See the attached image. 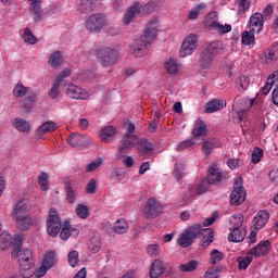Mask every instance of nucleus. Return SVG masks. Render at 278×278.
<instances>
[{
  "instance_id": "obj_62",
  "label": "nucleus",
  "mask_w": 278,
  "mask_h": 278,
  "mask_svg": "<svg viewBox=\"0 0 278 278\" xmlns=\"http://www.w3.org/2000/svg\"><path fill=\"white\" fill-rule=\"evenodd\" d=\"M273 5L268 4L265 7L264 11H263V21H270V17L273 16Z\"/></svg>"
},
{
  "instance_id": "obj_3",
  "label": "nucleus",
  "mask_w": 278,
  "mask_h": 278,
  "mask_svg": "<svg viewBox=\"0 0 278 278\" xmlns=\"http://www.w3.org/2000/svg\"><path fill=\"white\" fill-rule=\"evenodd\" d=\"M155 8V2H148L146 4L135 2L124 15V25H129L136 18L137 14H152Z\"/></svg>"
},
{
  "instance_id": "obj_57",
  "label": "nucleus",
  "mask_w": 278,
  "mask_h": 278,
  "mask_svg": "<svg viewBox=\"0 0 278 278\" xmlns=\"http://www.w3.org/2000/svg\"><path fill=\"white\" fill-rule=\"evenodd\" d=\"M76 214H77V216L83 218V220H86V218H88V216H90V213L88 212V207L84 204H78L76 206Z\"/></svg>"
},
{
  "instance_id": "obj_52",
  "label": "nucleus",
  "mask_w": 278,
  "mask_h": 278,
  "mask_svg": "<svg viewBox=\"0 0 278 278\" xmlns=\"http://www.w3.org/2000/svg\"><path fill=\"white\" fill-rule=\"evenodd\" d=\"M225 260V254L223 252L214 249L211 252V264H218L219 262H223Z\"/></svg>"
},
{
  "instance_id": "obj_21",
  "label": "nucleus",
  "mask_w": 278,
  "mask_h": 278,
  "mask_svg": "<svg viewBox=\"0 0 278 278\" xmlns=\"http://www.w3.org/2000/svg\"><path fill=\"white\" fill-rule=\"evenodd\" d=\"M97 8V0H80L77 7V11L80 14H90Z\"/></svg>"
},
{
  "instance_id": "obj_32",
  "label": "nucleus",
  "mask_w": 278,
  "mask_h": 278,
  "mask_svg": "<svg viewBox=\"0 0 278 278\" xmlns=\"http://www.w3.org/2000/svg\"><path fill=\"white\" fill-rule=\"evenodd\" d=\"M17 229H21L22 231H26V229H29L31 227V218L29 215L25 216H15Z\"/></svg>"
},
{
  "instance_id": "obj_63",
  "label": "nucleus",
  "mask_w": 278,
  "mask_h": 278,
  "mask_svg": "<svg viewBox=\"0 0 278 278\" xmlns=\"http://www.w3.org/2000/svg\"><path fill=\"white\" fill-rule=\"evenodd\" d=\"M71 75V68H64L55 78L54 81L62 84V80L66 79Z\"/></svg>"
},
{
  "instance_id": "obj_49",
  "label": "nucleus",
  "mask_w": 278,
  "mask_h": 278,
  "mask_svg": "<svg viewBox=\"0 0 278 278\" xmlns=\"http://www.w3.org/2000/svg\"><path fill=\"white\" fill-rule=\"evenodd\" d=\"M184 163H176L174 169V177L178 181V184H181V179H184Z\"/></svg>"
},
{
  "instance_id": "obj_14",
  "label": "nucleus",
  "mask_w": 278,
  "mask_h": 278,
  "mask_svg": "<svg viewBox=\"0 0 278 278\" xmlns=\"http://www.w3.org/2000/svg\"><path fill=\"white\" fill-rule=\"evenodd\" d=\"M244 202V194L242 193V176H240L233 185V191L230 194L231 205H240Z\"/></svg>"
},
{
  "instance_id": "obj_20",
  "label": "nucleus",
  "mask_w": 278,
  "mask_h": 278,
  "mask_svg": "<svg viewBox=\"0 0 278 278\" xmlns=\"http://www.w3.org/2000/svg\"><path fill=\"white\" fill-rule=\"evenodd\" d=\"M211 55H219L225 51V43L220 40L211 41L207 43L206 48L204 49Z\"/></svg>"
},
{
  "instance_id": "obj_44",
  "label": "nucleus",
  "mask_w": 278,
  "mask_h": 278,
  "mask_svg": "<svg viewBox=\"0 0 278 278\" xmlns=\"http://www.w3.org/2000/svg\"><path fill=\"white\" fill-rule=\"evenodd\" d=\"M101 238L99 237H92L89 241V251H91V253H99V251H101Z\"/></svg>"
},
{
  "instance_id": "obj_29",
  "label": "nucleus",
  "mask_w": 278,
  "mask_h": 278,
  "mask_svg": "<svg viewBox=\"0 0 278 278\" xmlns=\"http://www.w3.org/2000/svg\"><path fill=\"white\" fill-rule=\"evenodd\" d=\"M225 108V101L214 99L206 103L205 105V112L206 114H214V112H218Z\"/></svg>"
},
{
  "instance_id": "obj_10",
  "label": "nucleus",
  "mask_w": 278,
  "mask_h": 278,
  "mask_svg": "<svg viewBox=\"0 0 278 278\" xmlns=\"http://www.w3.org/2000/svg\"><path fill=\"white\" fill-rule=\"evenodd\" d=\"M62 229V220L58 216V211L55 208H50L48 219H47V231L49 236L55 238Z\"/></svg>"
},
{
  "instance_id": "obj_25",
  "label": "nucleus",
  "mask_w": 278,
  "mask_h": 278,
  "mask_svg": "<svg viewBox=\"0 0 278 278\" xmlns=\"http://www.w3.org/2000/svg\"><path fill=\"white\" fill-rule=\"evenodd\" d=\"M162 275H164V263L156 258L150 266V278H159Z\"/></svg>"
},
{
  "instance_id": "obj_22",
  "label": "nucleus",
  "mask_w": 278,
  "mask_h": 278,
  "mask_svg": "<svg viewBox=\"0 0 278 278\" xmlns=\"http://www.w3.org/2000/svg\"><path fill=\"white\" fill-rule=\"evenodd\" d=\"M213 62H214V56L211 53L206 52L205 50H203L200 53L199 66L200 68H202V71L212 68Z\"/></svg>"
},
{
  "instance_id": "obj_43",
  "label": "nucleus",
  "mask_w": 278,
  "mask_h": 278,
  "mask_svg": "<svg viewBox=\"0 0 278 278\" xmlns=\"http://www.w3.org/2000/svg\"><path fill=\"white\" fill-rule=\"evenodd\" d=\"M211 27H213V29H216L222 36L231 31V25L229 24L223 25L218 22H212Z\"/></svg>"
},
{
  "instance_id": "obj_1",
  "label": "nucleus",
  "mask_w": 278,
  "mask_h": 278,
  "mask_svg": "<svg viewBox=\"0 0 278 278\" xmlns=\"http://www.w3.org/2000/svg\"><path fill=\"white\" fill-rule=\"evenodd\" d=\"M160 24L156 18L151 20L143 29L142 35L139 39L135 40L132 45V55L135 58H142L147 53V46L151 45L153 40H155V36H157V27Z\"/></svg>"
},
{
  "instance_id": "obj_53",
  "label": "nucleus",
  "mask_w": 278,
  "mask_h": 278,
  "mask_svg": "<svg viewBox=\"0 0 278 278\" xmlns=\"http://www.w3.org/2000/svg\"><path fill=\"white\" fill-rule=\"evenodd\" d=\"M62 83H58L56 80H54L51 89L48 91V97H50V99H58V97H60V86Z\"/></svg>"
},
{
  "instance_id": "obj_6",
  "label": "nucleus",
  "mask_w": 278,
  "mask_h": 278,
  "mask_svg": "<svg viewBox=\"0 0 278 278\" xmlns=\"http://www.w3.org/2000/svg\"><path fill=\"white\" fill-rule=\"evenodd\" d=\"M270 240L261 241L256 247L252 248L244 257V269L249 268L251 262H253L254 257H264V255H268L270 251Z\"/></svg>"
},
{
  "instance_id": "obj_59",
  "label": "nucleus",
  "mask_w": 278,
  "mask_h": 278,
  "mask_svg": "<svg viewBox=\"0 0 278 278\" xmlns=\"http://www.w3.org/2000/svg\"><path fill=\"white\" fill-rule=\"evenodd\" d=\"M202 233H205L202 238L203 242H210V240L211 242H214V230L212 228H202Z\"/></svg>"
},
{
  "instance_id": "obj_18",
  "label": "nucleus",
  "mask_w": 278,
  "mask_h": 278,
  "mask_svg": "<svg viewBox=\"0 0 278 278\" xmlns=\"http://www.w3.org/2000/svg\"><path fill=\"white\" fill-rule=\"evenodd\" d=\"M250 31L260 34L264 29V16L262 13H254L249 21Z\"/></svg>"
},
{
  "instance_id": "obj_56",
  "label": "nucleus",
  "mask_w": 278,
  "mask_h": 278,
  "mask_svg": "<svg viewBox=\"0 0 278 278\" xmlns=\"http://www.w3.org/2000/svg\"><path fill=\"white\" fill-rule=\"evenodd\" d=\"M66 201L71 204L75 203V190L71 186V182L65 184Z\"/></svg>"
},
{
  "instance_id": "obj_61",
  "label": "nucleus",
  "mask_w": 278,
  "mask_h": 278,
  "mask_svg": "<svg viewBox=\"0 0 278 278\" xmlns=\"http://www.w3.org/2000/svg\"><path fill=\"white\" fill-rule=\"evenodd\" d=\"M194 139H187L178 146V151H184V149H190V147H194Z\"/></svg>"
},
{
  "instance_id": "obj_38",
  "label": "nucleus",
  "mask_w": 278,
  "mask_h": 278,
  "mask_svg": "<svg viewBox=\"0 0 278 278\" xmlns=\"http://www.w3.org/2000/svg\"><path fill=\"white\" fill-rule=\"evenodd\" d=\"M12 245V235L8 231H2L0 235V249L5 251V249H10Z\"/></svg>"
},
{
  "instance_id": "obj_55",
  "label": "nucleus",
  "mask_w": 278,
  "mask_h": 278,
  "mask_svg": "<svg viewBox=\"0 0 278 278\" xmlns=\"http://www.w3.org/2000/svg\"><path fill=\"white\" fill-rule=\"evenodd\" d=\"M147 253L148 255H151V257H157V255L162 253V249L157 243L149 244L147 248Z\"/></svg>"
},
{
  "instance_id": "obj_26",
  "label": "nucleus",
  "mask_w": 278,
  "mask_h": 278,
  "mask_svg": "<svg viewBox=\"0 0 278 278\" xmlns=\"http://www.w3.org/2000/svg\"><path fill=\"white\" fill-rule=\"evenodd\" d=\"M116 137V128L114 126H105L101 129L100 138L102 142L110 143Z\"/></svg>"
},
{
  "instance_id": "obj_58",
  "label": "nucleus",
  "mask_w": 278,
  "mask_h": 278,
  "mask_svg": "<svg viewBox=\"0 0 278 278\" xmlns=\"http://www.w3.org/2000/svg\"><path fill=\"white\" fill-rule=\"evenodd\" d=\"M103 164V159H97L86 166L87 173H94Z\"/></svg>"
},
{
  "instance_id": "obj_5",
  "label": "nucleus",
  "mask_w": 278,
  "mask_h": 278,
  "mask_svg": "<svg viewBox=\"0 0 278 278\" xmlns=\"http://www.w3.org/2000/svg\"><path fill=\"white\" fill-rule=\"evenodd\" d=\"M85 26L90 34H101L103 27L108 26V16L103 13H93L85 21Z\"/></svg>"
},
{
  "instance_id": "obj_50",
  "label": "nucleus",
  "mask_w": 278,
  "mask_h": 278,
  "mask_svg": "<svg viewBox=\"0 0 278 278\" xmlns=\"http://www.w3.org/2000/svg\"><path fill=\"white\" fill-rule=\"evenodd\" d=\"M67 260H68L70 266L75 268V266L79 264V252H77V250L71 251L68 253Z\"/></svg>"
},
{
  "instance_id": "obj_4",
  "label": "nucleus",
  "mask_w": 278,
  "mask_h": 278,
  "mask_svg": "<svg viewBox=\"0 0 278 278\" xmlns=\"http://www.w3.org/2000/svg\"><path fill=\"white\" fill-rule=\"evenodd\" d=\"M17 260L20 264V275L23 278H29L31 268H34V255L29 249H20L17 251Z\"/></svg>"
},
{
  "instance_id": "obj_54",
  "label": "nucleus",
  "mask_w": 278,
  "mask_h": 278,
  "mask_svg": "<svg viewBox=\"0 0 278 278\" xmlns=\"http://www.w3.org/2000/svg\"><path fill=\"white\" fill-rule=\"evenodd\" d=\"M24 42H28L29 45H36L38 42V39L34 34H31V30L29 28H25L24 35H23Z\"/></svg>"
},
{
  "instance_id": "obj_8",
  "label": "nucleus",
  "mask_w": 278,
  "mask_h": 278,
  "mask_svg": "<svg viewBox=\"0 0 278 278\" xmlns=\"http://www.w3.org/2000/svg\"><path fill=\"white\" fill-rule=\"evenodd\" d=\"M136 142H138V137L136 135L126 134L117 148V160H123L125 155H129L131 148Z\"/></svg>"
},
{
  "instance_id": "obj_16",
  "label": "nucleus",
  "mask_w": 278,
  "mask_h": 278,
  "mask_svg": "<svg viewBox=\"0 0 278 278\" xmlns=\"http://www.w3.org/2000/svg\"><path fill=\"white\" fill-rule=\"evenodd\" d=\"M233 121L242 127V121L244 118V99L236 98L232 104Z\"/></svg>"
},
{
  "instance_id": "obj_39",
  "label": "nucleus",
  "mask_w": 278,
  "mask_h": 278,
  "mask_svg": "<svg viewBox=\"0 0 278 278\" xmlns=\"http://www.w3.org/2000/svg\"><path fill=\"white\" fill-rule=\"evenodd\" d=\"M228 240L230 242H243L244 241V235H242V229H240V226H237L229 235Z\"/></svg>"
},
{
  "instance_id": "obj_35",
  "label": "nucleus",
  "mask_w": 278,
  "mask_h": 278,
  "mask_svg": "<svg viewBox=\"0 0 278 278\" xmlns=\"http://www.w3.org/2000/svg\"><path fill=\"white\" fill-rule=\"evenodd\" d=\"M206 8H207V4L203 2L194 5L192 10H190L188 13L189 21H197V18H199V14H201V12H203V10H205Z\"/></svg>"
},
{
  "instance_id": "obj_64",
  "label": "nucleus",
  "mask_w": 278,
  "mask_h": 278,
  "mask_svg": "<svg viewBox=\"0 0 278 278\" xmlns=\"http://www.w3.org/2000/svg\"><path fill=\"white\" fill-rule=\"evenodd\" d=\"M205 278H218V269L210 267L204 275Z\"/></svg>"
},
{
  "instance_id": "obj_30",
  "label": "nucleus",
  "mask_w": 278,
  "mask_h": 278,
  "mask_svg": "<svg viewBox=\"0 0 278 278\" xmlns=\"http://www.w3.org/2000/svg\"><path fill=\"white\" fill-rule=\"evenodd\" d=\"M29 201L21 200L16 203L14 210V216H28L27 212H29Z\"/></svg>"
},
{
  "instance_id": "obj_37",
  "label": "nucleus",
  "mask_w": 278,
  "mask_h": 278,
  "mask_svg": "<svg viewBox=\"0 0 278 278\" xmlns=\"http://www.w3.org/2000/svg\"><path fill=\"white\" fill-rule=\"evenodd\" d=\"M29 88L25 87L23 83H17L13 88V97L17 99H23L26 94H29Z\"/></svg>"
},
{
  "instance_id": "obj_15",
  "label": "nucleus",
  "mask_w": 278,
  "mask_h": 278,
  "mask_svg": "<svg viewBox=\"0 0 278 278\" xmlns=\"http://www.w3.org/2000/svg\"><path fill=\"white\" fill-rule=\"evenodd\" d=\"M268 220H270V213L266 210L260 211L252 220L253 228L255 231H260L266 227Z\"/></svg>"
},
{
  "instance_id": "obj_34",
  "label": "nucleus",
  "mask_w": 278,
  "mask_h": 278,
  "mask_svg": "<svg viewBox=\"0 0 278 278\" xmlns=\"http://www.w3.org/2000/svg\"><path fill=\"white\" fill-rule=\"evenodd\" d=\"M63 62H64V59L62 58V54L60 53V51H55L50 55L48 64H50L52 68H60Z\"/></svg>"
},
{
  "instance_id": "obj_11",
  "label": "nucleus",
  "mask_w": 278,
  "mask_h": 278,
  "mask_svg": "<svg viewBox=\"0 0 278 278\" xmlns=\"http://www.w3.org/2000/svg\"><path fill=\"white\" fill-rule=\"evenodd\" d=\"M162 210H164L162 203L155 198H150L143 207V216L146 218H157L162 214Z\"/></svg>"
},
{
  "instance_id": "obj_41",
  "label": "nucleus",
  "mask_w": 278,
  "mask_h": 278,
  "mask_svg": "<svg viewBox=\"0 0 278 278\" xmlns=\"http://www.w3.org/2000/svg\"><path fill=\"white\" fill-rule=\"evenodd\" d=\"M168 75H177L179 73V64L174 59H169L164 64Z\"/></svg>"
},
{
  "instance_id": "obj_17",
  "label": "nucleus",
  "mask_w": 278,
  "mask_h": 278,
  "mask_svg": "<svg viewBox=\"0 0 278 278\" xmlns=\"http://www.w3.org/2000/svg\"><path fill=\"white\" fill-rule=\"evenodd\" d=\"M70 147H88L90 144V137L73 132L67 139Z\"/></svg>"
},
{
  "instance_id": "obj_36",
  "label": "nucleus",
  "mask_w": 278,
  "mask_h": 278,
  "mask_svg": "<svg viewBox=\"0 0 278 278\" xmlns=\"http://www.w3.org/2000/svg\"><path fill=\"white\" fill-rule=\"evenodd\" d=\"M13 127L14 129H17V131H23V132L29 131V129H31V126H29V122L20 117L14 118Z\"/></svg>"
},
{
  "instance_id": "obj_12",
  "label": "nucleus",
  "mask_w": 278,
  "mask_h": 278,
  "mask_svg": "<svg viewBox=\"0 0 278 278\" xmlns=\"http://www.w3.org/2000/svg\"><path fill=\"white\" fill-rule=\"evenodd\" d=\"M227 177H229V174L227 172L220 170V168H218V165H210L206 180L210 184V186H216V184H220V181L227 179Z\"/></svg>"
},
{
  "instance_id": "obj_13",
  "label": "nucleus",
  "mask_w": 278,
  "mask_h": 278,
  "mask_svg": "<svg viewBox=\"0 0 278 278\" xmlns=\"http://www.w3.org/2000/svg\"><path fill=\"white\" fill-rule=\"evenodd\" d=\"M63 90L66 97H70V99L86 100L88 99V97H90V94L88 93V91H86V89H81V87L77 85H73L71 83L64 85Z\"/></svg>"
},
{
  "instance_id": "obj_2",
  "label": "nucleus",
  "mask_w": 278,
  "mask_h": 278,
  "mask_svg": "<svg viewBox=\"0 0 278 278\" xmlns=\"http://www.w3.org/2000/svg\"><path fill=\"white\" fill-rule=\"evenodd\" d=\"M199 236H203V226L200 224H193L180 235L178 244L179 247H182V249H188V247H192V244H194V241Z\"/></svg>"
},
{
  "instance_id": "obj_51",
  "label": "nucleus",
  "mask_w": 278,
  "mask_h": 278,
  "mask_svg": "<svg viewBox=\"0 0 278 278\" xmlns=\"http://www.w3.org/2000/svg\"><path fill=\"white\" fill-rule=\"evenodd\" d=\"M262 157H264V150L261 148H254L251 157L252 164H260Z\"/></svg>"
},
{
  "instance_id": "obj_48",
  "label": "nucleus",
  "mask_w": 278,
  "mask_h": 278,
  "mask_svg": "<svg viewBox=\"0 0 278 278\" xmlns=\"http://www.w3.org/2000/svg\"><path fill=\"white\" fill-rule=\"evenodd\" d=\"M255 34L252 30L244 31V45L245 47H253L255 45Z\"/></svg>"
},
{
  "instance_id": "obj_28",
  "label": "nucleus",
  "mask_w": 278,
  "mask_h": 278,
  "mask_svg": "<svg viewBox=\"0 0 278 278\" xmlns=\"http://www.w3.org/2000/svg\"><path fill=\"white\" fill-rule=\"evenodd\" d=\"M193 138H199L201 136H207V125L201 118H198L192 130Z\"/></svg>"
},
{
  "instance_id": "obj_46",
  "label": "nucleus",
  "mask_w": 278,
  "mask_h": 278,
  "mask_svg": "<svg viewBox=\"0 0 278 278\" xmlns=\"http://www.w3.org/2000/svg\"><path fill=\"white\" fill-rule=\"evenodd\" d=\"M38 184H39L41 190H43V192H46V190H49V174H47L45 172L39 174Z\"/></svg>"
},
{
  "instance_id": "obj_47",
  "label": "nucleus",
  "mask_w": 278,
  "mask_h": 278,
  "mask_svg": "<svg viewBox=\"0 0 278 278\" xmlns=\"http://www.w3.org/2000/svg\"><path fill=\"white\" fill-rule=\"evenodd\" d=\"M267 62H277L278 60V45L271 47L267 53H265Z\"/></svg>"
},
{
  "instance_id": "obj_42",
  "label": "nucleus",
  "mask_w": 278,
  "mask_h": 278,
  "mask_svg": "<svg viewBox=\"0 0 278 278\" xmlns=\"http://www.w3.org/2000/svg\"><path fill=\"white\" fill-rule=\"evenodd\" d=\"M42 264L46 265L47 268H53V266H55V252H47L43 256Z\"/></svg>"
},
{
  "instance_id": "obj_60",
  "label": "nucleus",
  "mask_w": 278,
  "mask_h": 278,
  "mask_svg": "<svg viewBox=\"0 0 278 278\" xmlns=\"http://www.w3.org/2000/svg\"><path fill=\"white\" fill-rule=\"evenodd\" d=\"M87 194H94L97 192V180L91 178L86 186Z\"/></svg>"
},
{
  "instance_id": "obj_19",
  "label": "nucleus",
  "mask_w": 278,
  "mask_h": 278,
  "mask_svg": "<svg viewBox=\"0 0 278 278\" xmlns=\"http://www.w3.org/2000/svg\"><path fill=\"white\" fill-rule=\"evenodd\" d=\"M37 96L34 91H29L28 96L21 101V108L25 114H29L36 108Z\"/></svg>"
},
{
  "instance_id": "obj_33",
  "label": "nucleus",
  "mask_w": 278,
  "mask_h": 278,
  "mask_svg": "<svg viewBox=\"0 0 278 278\" xmlns=\"http://www.w3.org/2000/svg\"><path fill=\"white\" fill-rule=\"evenodd\" d=\"M114 233H127L129 231V224L125 218L117 219L113 226Z\"/></svg>"
},
{
  "instance_id": "obj_9",
  "label": "nucleus",
  "mask_w": 278,
  "mask_h": 278,
  "mask_svg": "<svg viewBox=\"0 0 278 278\" xmlns=\"http://www.w3.org/2000/svg\"><path fill=\"white\" fill-rule=\"evenodd\" d=\"M197 47H199V37L194 34H190L181 43L179 50L180 58H188V55H192L194 51H197Z\"/></svg>"
},
{
  "instance_id": "obj_23",
  "label": "nucleus",
  "mask_w": 278,
  "mask_h": 278,
  "mask_svg": "<svg viewBox=\"0 0 278 278\" xmlns=\"http://www.w3.org/2000/svg\"><path fill=\"white\" fill-rule=\"evenodd\" d=\"M31 3L30 14L34 17L35 23H40L42 18V9L40 8L42 0H28Z\"/></svg>"
},
{
  "instance_id": "obj_40",
  "label": "nucleus",
  "mask_w": 278,
  "mask_h": 278,
  "mask_svg": "<svg viewBox=\"0 0 278 278\" xmlns=\"http://www.w3.org/2000/svg\"><path fill=\"white\" fill-rule=\"evenodd\" d=\"M199 268V262L191 260L188 263L179 265L180 273H192Z\"/></svg>"
},
{
  "instance_id": "obj_45",
  "label": "nucleus",
  "mask_w": 278,
  "mask_h": 278,
  "mask_svg": "<svg viewBox=\"0 0 278 278\" xmlns=\"http://www.w3.org/2000/svg\"><path fill=\"white\" fill-rule=\"evenodd\" d=\"M138 151L141 153H151V151H153V143L149 142L147 139H141L138 146Z\"/></svg>"
},
{
  "instance_id": "obj_24",
  "label": "nucleus",
  "mask_w": 278,
  "mask_h": 278,
  "mask_svg": "<svg viewBox=\"0 0 278 278\" xmlns=\"http://www.w3.org/2000/svg\"><path fill=\"white\" fill-rule=\"evenodd\" d=\"M71 236H79V230L71 226V222H64L60 238L61 240H68Z\"/></svg>"
},
{
  "instance_id": "obj_27",
  "label": "nucleus",
  "mask_w": 278,
  "mask_h": 278,
  "mask_svg": "<svg viewBox=\"0 0 278 278\" xmlns=\"http://www.w3.org/2000/svg\"><path fill=\"white\" fill-rule=\"evenodd\" d=\"M55 129H58V124L53 121H48L39 126L36 134L38 137H40V136H45V134H53Z\"/></svg>"
},
{
  "instance_id": "obj_7",
  "label": "nucleus",
  "mask_w": 278,
  "mask_h": 278,
  "mask_svg": "<svg viewBox=\"0 0 278 278\" xmlns=\"http://www.w3.org/2000/svg\"><path fill=\"white\" fill-rule=\"evenodd\" d=\"M96 58L102 66H112L118 60V51L112 48H101L97 50Z\"/></svg>"
},
{
  "instance_id": "obj_31",
  "label": "nucleus",
  "mask_w": 278,
  "mask_h": 278,
  "mask_svg": "<svg viewBox=\"0 0 278 278\" xmlns=\"http://www.w3.org/2000/svg\"><path fill=\"white\" fill-rule=\"evenodd\" d=\"M218 147H220V143H218L216 139L206 140L202 143V153L208 157V155L212 154V151Z\"/></svg>"
}]
</instances>
